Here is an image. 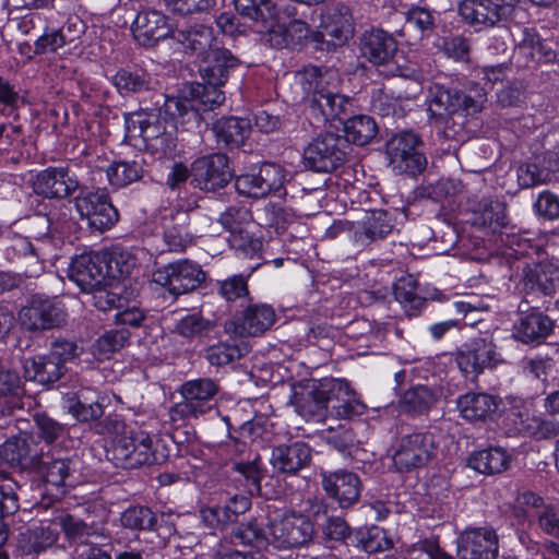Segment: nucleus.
<instances>
[{"mask_svg": "<svg viewBox=\"0 0 559 559\" xmlns=\"http://www.w3.org/2000/svg\"><path fill=\"white\" fill-rule=\"evenodd\" d=\"M487 102L484 87L473 84L468 93L432 83L428 91V112L431 122L442 129L443 136L453 139L462 129L465 116L479 112Z\"/></svg>", "mask_w": 559, "mask_h": 559, "instance_id": "obj_1", "label": "nucleus"}, {"mask_svg": "<svg viewBox=\"0 0 559 559\" xmlns=\"http://www.w3.org/2000/svg\"><path fill=\"white\" fill-rule=\"evenodd\" d=\"M221 85L195 83L190 86L188 96L167 97L164 103L165 114L177 124H199L202 112L213 110L225 100Z\"/></svg>", "mask_w": 559, "mask_h": 559, "instance_id": "obj_2", "label": "nucleus"}, {"mask_svg": "<svg viewBox=\"0 0 559 559\" xmlns=\"http://www.w3.org/2000/svg\"><path fill=\"white\" fill-rule=\"evenodd\" d=\"M107 456L116 466L130 469L159 464L166 457L158 451L157 439L144 430H130L117 436L107 450Z\"/></svg>", "mask_w": 559, "mask_h": 559, "instance_id": "obj_3", "label": "nucleus"}, {"mask_svg": "<svg viewBox=\"0 0 559 559\" xmlns=\"http://www.w3.org/2000/svg\"><path fill=\"white\" fill-rule=\"evenodd\" d=\"M129 273V266H119L116 258L107 261L97 253L78 255L69 267V277L85 293L103 286L107 278L121 277Z\"/></svg>", "mask_w": 559, "mask_h": 559, "instance_id": "obj_4", "label": "nucleus"}, {"mask_svg": "<svg viewBox=\"0 0 559 559\" xmlns=\"http://www.w3.org/2000/svg\"><path fill=\"white\" fill-rule=\"evenodd\" d=\"M349 150L343 136L332 132L320 134L304 151L305 167L317 173H332L346 162Z\"/></svg>", "mask_w": 559, "mask_h": 559, "instance_id": "obj_5", "label": "nucleus"}, {"mask_svg": "<svg viewBox=\"0 0 559 559\" xmlns=\"http://www.w3.org/2000/svg\"><path fill=\"white\" fill-rule=\"evenodd\" d=\"M438 452V441L429 431H416L402 436L393 453L397 471L409 472L426 466Z\"/></svg>", "mask_w": 559, "mask_h": 559, "instance_id": "obj_6", "label": "nucleus"}, {"mask_svg": "<svg viewBox=\"0 0 559 559\" xmlns=\"http://www.w3.org/2000/svg\"><path fill=\"white\" fill-rule=\"evenodd\" d=\"M205 278L206 274L201 265L188 259L168 263L156 269L152 274V281L164 287L175 298L195 290Z\"/></svg>", "mask_w": 559, "mask_h": 559, "instance_id": "obj_7", "label": "nucleus"}, {"mask_svg": "<svg viewBox=\"0 0 559 559\" xmlns=\"http://www.w3.org/2000/svg\"><path fill=\"white\" fill-rule=\"evenodd\" d=\"M420 138L412 131L394 134L386 143L390 165L400 174L416 175L427 165L425 155L419 151Z\"/></svg>", "mask_w": 559, "mask_h": 559, "instance_id": "obj_8", "label": "nucleus"}, {"mask_svg": "<svg viewBox=\"0 0 559 559\" xmlns=\"http://www.w3.org/2000/svg\"><path fill=\"white\" fill-rule=\"evenodd\" d=\"M74 205L93 230L104 233L118 222V212L105 190H82L75 197Z\"/></svg>", "mask_w": 559, "mask_h": 559, "instance_id": "obj_9", "label": "nucleus"}, {"mask_svg": "<svg viewBox=\"0 0 559 559\" xmlns=\"http://www.w3.org/2000/svg\"><path fill=\"white\" fill-rule=\"evenodd\" d=\"M270 545L278 549H289L308 544L313 536L311 521L299 513H285L269 524Z\"/></svg>", "mask_w": 559, "mask_h": 559, "instance_id": "obj_10", "label": "nucleus"}, {"mask_svg": "<svg viewBox=\"0 0 559 559\" xmlns=\"http://www.w3.org/2000/svg\"><path fill=\"white\" fill-rule=\"evenodd\" d=\"M285 169L274 163L262 164L258 171L248 173L236 177V190L250 198H264L276 193L284 188L286 182Z\"/></svg>", "mask_w": 559, "mask_h": 559, "instance_id": "obj_11", "label": "nucleus"}, {"mask_svg": "<svg viewBox=\"0 0 559 559\" xmlns=\"http://www.w3.org/2000/svg\"><path fill=\"white\" fill-rule=\"evenodd\" d=\"M23 328L28 331H45L66 322V312L57 298L35 295L19 312Z\"/></svg>", "mask_w": 559, "mask_h": 559, "instance_id": "obj_12", "label": "nucleus"}, {"mask_svg": "<svg viewBox=\"0 0 559 559\" xmlns=\"http://www.w3.org/2000/svg\"><path fill=\"white\" fill-rule=\"evenodd\" d=\"M518 0H462L461 17L469 25L495 26L514 11Z\"/></svg>", "mask_w": 559, "mask_h": 559, "instance_id": "obj_13", "label": "nucleus"}, {"mask_svg": "<svg viewBox=\"0 0 559 559\" xmlns=\"http://www.w3.org/2000/svg\"><path fill=\"white\" fill-rule=\"evenodd\" d=\"M299 82L306 92V103L310 114L318 121L325 122L334 119L335 107H330L329 102L333 92L324 86V78L317 67L306 68L299 73Z\"/></svg>", "mask_w": 559, "mask_h": 559, "instance_id": "obj_14", "label": "nucleus"}, {"mask_svg": "<svg viewBox=\"0 0 559 559\" xmlns=\"http://www.w3.org/2000/svg\"><path fill=\"white\" fill-rule=\"evenodd\" d=\"M191 175L194 186L205 191L224 188L233 178L228 157L221 153L198 158L192 164Z\"/></svg>", "mask_w": 559, "mask_h": 559, "instance_id": "obj_15", "label": "nucleus"}, {"mask_svg": "<svg viewBox=\"0 0 559 559\" xmlns=\"http://www.w3.org/2000/svg\"><path fill=\"white\" fill-rule=\"evenodd\" d=\"M329 379L311 381L295 390L292 403L306 420L323 421L329 412L330 393H322Z\"/></svg>", "mask_w": 559, "mask_h": 559, "instance_id": "obj_16", "label": "nucleus"}, {"mask_svg": "<svg viewBox=\"0 0 559 559\" xmlns=\"http://www.w3.org/2000/svg\"><path fill=\"white\" fill-rule=\"evenodd\" d=\"M501 362V354L497 352L490 336L473 338L466 350L457 356V365L466 376H477L486 368H493Z\"/></svg>", "mask_w": 559, "mask_h": 559, "instance_id": "obj_17", "label": "nucleus"}, {"mask_svg": "<svg viewBox=\"0 0 559 559\" xmlns=\"http://www.w3.org/2000/svg\"><path fill=\"white\" fill-rule=\"evenodd\" d=\"M79 189L78 178L67 167H48L33 180L36 194L49 199H63Z\"/></svg>", "mask_w": 559, "mask_h": 559, "instance_id": "obj_18", "label": "nucleus"}, {"mask_svg": "<svg viewBox=\"0 0 559 559\" xmlns=\"http://www.w3.org/2000/svg\"><path fill=\"white\" fill-rule=\"evenodd\" d=\"M321 477L324 491L341 508H349L358 502L361 481L357 474L346 469H338L335 472H323Z\"/></svg>", "mask_w": 559, "mask_h": 559, "instance_id": "obj_19", "label": "nucleus"}, {"mask_svg": "<svg viewBox=\"0 0 559 559\" xmlns=\"http://www.w3.org/2000/svg\"><path fill=\"white\" fill-rule=\"evenodd\" d=\"M131 32L134 39L145 47H152L174 33L167 16L153 9H145L136 14Z\"/></svg>", "mask_w": 559, "mask_h": 559, "instance_id": "obj_20", "label": "nucleus"}, {"mask_svg": "<svg viewBox=\"0 0 559 559\" xmlns=\"http://www.w3.org/2000/svg\"><path fill=\"white\" fill-rule=\"evenodd\" d=\"M323 389L322 393H330L329 411L336 418L350 419L365 413L366 405L357 397L346 380L331 378Z\"/></svg>", "mask_w": 559, "mask_h": 559, "instance_id": "obj_21", "label": "nucleus"}, {"mask_svg": "<svg viewBox=\"0 0 559 559\" xmlns=\"http://www.w3.org/2000/svg\"><path fill=\"white\" fill-rule=\"evenodd\" d=\"M312 449L304 441L278 444L273 448L271 464L282 474L296 475L299 471L310 466Z\"/></svg>", "mask_w": 559, "mask_h": 559, "instance_id": "obj_22", "label": "nucleus"}, {"mask_svg": "<svg viewBox=\"0 0 559 559\" xmlns=\"http://www.w3.org/2000/svg\"><path fill=\"white\" fill-rule=\"evenodd\" d=\"M457 555L461 559H496L498 538L489 528L471 530L459 539Z\"/></svg>", "mask_w": 559, "mask_h": 559, "instance_id": "obj_23", "label": "nucleus"}, {"mask_svg": "<svg viewBox=\"0 0 559 559\" xmlns=\"http://www.w3.org/2000/svg\"><path fill=\"white\" fill-rule=\"evenodd\" d=\"M134 116L136 119L131 120V123L134 127L138 124L140 135L147 147L163 154H167L175 148L173 131L167 130V127L156 114H135Z\"/></svg>", "mask_w": 559, "mask_h": 559, "instance_id": "obj_24", "label": "nucleus"}, {"mask_svg": "<svg viewBox=\"0 0 559 559\" xmlns=\"http://www.w3.org/2000/svg\"><path fill=\"white\" fill-rule=\"evenodd\" d=\"M58 536V525L52 521L34 523L19 534L17 549L23 555L35 556L52 547Z\"/></svg>", "mask_w": 559, "mask_h": 559, "instance_id": "obj_25", "label": "nucleus"}, {"mask_svg": "<svg viewBox=\"0 0 559 559\" xmlns=\"http://www.w3.org/2000/svg\"><path fill=\"white\" fill-rule=\"evenodd\" d=\"M237 12L249 19L258 33L269 36L278 20V11L273 0H234Z\"/></svg>", "mask_w": 559, "mask_h": 559, "instance_id": "obj_26", "label": "nucleus"}, {"mask_svg": "<svg viewBox=\"0 0 559 559\" xmlns=\"http://www.w3.org/2000/svg\"><path fill=\"white\" fill-rule=\"evenodd\" d=\"M360 49L364 57L371 63L385 66L393 60L397 51V43L392 34L374 28L362 35Z\"/></svg>", "mask_w": 559, "mask_h": 559, "instance_id": "obj_27", "label": "nucleus"}, {"mask_svg": "<svg viewBox=\"0 0 559 559\" xmlns=\"http://www.w3.org/2000/svg\"><path fill=\"white\" fill-rule=\"evenodd\" d=\"M200 71L207 83L224 85L229 76V70L238 64V59L228 49L216 47L201 59Z\"/></svg>", "mask_w": 559, "mask_h": 559, "instance_id": "obj_28", "label": "nucleus"}, {"mask_svg": "<svg viewBox=\"0 0 559 559\" xmlns=\"http://www.w3.org/2000/svg\"><path fill=\"white\" fill-rule=\"evenodd\" d=\"M173 38L182 46L186 53L195 56L200 60L216 48L214 47L213 29L202 24L174 32Z\"/></svg>", "mask_w": 559, "mask_h": 559, "instance_id": "obj_29", "label": "nucleus"}, {"mask_svg": "<svg viewBox=\"0 0 559 559\" xmlns=\"http://www.w3.org/2000/svg\"><path fill=\"white\" fill-rule=\"evenodd\" d=\"M189 215L186 212H177L169 217L163 218V238L166 249L159 252L173 251L182 252L191 243V236L188 231Z\"/></svg>", "mask_w": 559, "mask_h": 559, "instance_id": "obj_30", "label": "nucleus"}, {"mask_svg": "<svg viewBox=\"0 0 559 559\" xmlns=\"http://www.w3.org/2000/svg\"><path fill=\"white\" fill-rule=\"evenodd\" d=\"M554 329L552 320L540 311L522 316L514 324V335L523 343L539 342Z\"/></svg>", "mask_w": 559, "mask_h": 559, "instance_id": "obj_31", "label": "nucleus"}, {"mask_svg": "<svg viewBox=\"0 0 559 559\" xmlns=\"http://www.w3.org/2000/svg\"><path fill=\"white\" fill-rule=\"evenodd\" d=\"M23 368L26 380L40 384L53 383L66 372V367L52 359L49 354L26 359Z\"/></svg>", "mask_w": 559, "mask_h": 559, "instance_id": "obj_32", "label": "nucleus"}, {"mask_svg": "<svg viewBox=\"0 0 559 559\" xmlns=\"http://www.w3.org/2000/svg\"><path fill=\"white\" fill-rule=\"evenodd\" d=\"M510 463V454L500 447L476 451L468 457V466L485 475L501 474L508 469Z\"/></svg>", "mask_w": 559, "mask_h": 559, "instance_id": "obj_33", "label": "nucleus"}, {"mask_svg": "<svg viewBox=\"0 0 559 559\" xmlns=\"http://www.w3.org/2000/svg\"><path fill=\"white\" fill-rule=\"evenodd\" d=\"M213 132L218 144L238 147L250 135L251 123L245 118L223 117L214 123Z\"/></svg>", "mask_w": 559, "mask_h": 559, "instance_id": "obj_34", "label": "nucleus"}, {"mask_svg": "<svg viewBox=\"0 0 559 559\" xmlns=\"http://www.w3.org/2000/svg\"><path fill=\"white\" fill-rule=\"evenodd\" d=\"M515 49L527 61L550 62L556 57L552 48L542 40L534 28L521 31L518 39H515Z\"/></svg>", "mask_w": 559, "mask_h": 559, "instance_id": "obj_35", "label": "nucleus"}, {"mask_svg": "<svg viewBox=\"0 0 559 559\" xmlns=\"http://www.w3.org/2000/svg\"><path fill=\"white\" fill-rule=\"evenodd\" d=\"M499 405L496 396L486 393H466L457 400V408L467 420H485Z\"/></svg>", "mask_w": 559, "mask_h": 559, "instance_id": "obj_36", "label": "nucleus"}, {"mask_svg": "<svg viewBox=\"0 0 559 559\" xmlns=\"http://www.w3.org/2000/svg\"><path fill=\"white\" fill-rule=\"evenodd\" d=\"M275 319V311L270 305H249L243 310L240 329L246 335H261L274 324Z\"/></svg>", "mask_w": 559, "mask_h": 559, "instance_id": "obj_37", "label": "nucleus"}, {"mask_svg": "<svg viewBox=\"0 0 559 559\" xmlns=\"http://www.w3.org/2000/svg\"><path fill=\"white\" fill-rule=\"evenodd\" d=\"M309 33L308 24L301 20H294L287 26L277 21L264 43L276 49L287 48L301 44L308 38Z\"/></svg>", "mask_w": 559, "mask_h": 559, "instance_id": "obj_38", "label": "nucleus"}, {"mask_svg": "<svg viewBox=\"0 0 559 559\" xmlns=\"http://www.w3.org/2000/svg\"><path fill=\"white\" fill-rule=\"evenodd\" d=\"M112 84L121 95H129L151 91L154 79L142 68L120 69L112 76Z\"/></svg>", "mask_w": 559, "mask_h": 559, "instance_id": "obj_39", "label": "nucleus"}, {"mask_svg": "<svg viewBox=\"0 0 559 559\" xmlns=\"http://www.w3.org/2000/svg\"><path fill=\"white\" fill-rule=\"evenodd\" d=\"M558 270L552 265L537 264L524 270L523 285L526 292L551 295L557 286Z\"/></svg>", "mask_w": 559, "mask_h": 559, "instance_id": "obj_40", "label": "nucleus"}, {"mask_svg": "<svg viewBox=\"0 0 559 559\" xmlns=\"http://www.w3.org/2000/svg\"><path fill=\"white\" fill-rule=\"evenodd\" d=\"M70 460L56 459L49 455H40V463L35 465L34 469L43 477L46 485L56 488L63 493L62 488L66 486V479L70 475Z\"/></svg>", "mask_w": 559, "mask_h": 559, "instance_id": "obj_41", "label": "nucleus"}, {"mask_svg": "<svg viewBox=\"0 0 559 559\" xmlns=\"http://www.w3.org/2000/svg\"><path fill=\"white\" fill-rule=\"evenodd\" d=\"M0 455L12 466L34 468L40 463V455L32 454L26 439L14 438L4 442L0 448Z\"/></svg>", "mask_w": 559, "mask_h": 559, "instance_id": "obj_42", "label": "nucleus"}, {"mask_svg": "<svg viewBox=\"0 0 559 559\" xmlns=\"http://www.w3.org/2000/svg\"><path fill=\"white\" fill-rule=\"evenodd\" d=\"M437 400V393L431 388L418 384L404 392L400 408L412 415L424 414L435 405Z\"/></svg>", "mask_w": 559, "mask_h": 559, "instance_id": "obj_43", "label": "nucleus"}, {"mask_svg": "<svg viewBox=\"0 0 559 559\" xmlns=\"http://www.w3.org/2000/svg\"><path fill=\"white\" fill-rule=\"evenodd\" d=\"M393 225L384 210L366 212L362 218L357 222L356 235H362L366 239L373 241L382 239L392 231Z\"/></svg>", "mask_w": 559, "mask_h": 559, "instance_id": "obj_44", "label": "nucleus"}, {"mask_svg": "<svg viewBox=\"0 0 559 559\" xmlns=\"http://www.w3.org/2000/svg\"><path fill=\"white\" fill-rule=\"evenodd\" d=\"M472 224L480 229L496 230L507 225L506 204L497 200H484L474 212Z\"/></svg>", "mask_w": 559, "mask_h": 559, "instance_id": "obj_45", "label": "nucleus"}, {"mask_svg": "<svg viewBox=\"0 0 559 559\" xmlns=\"http://www.w3.org/2000/svg\"><path fill=\"white\" fill-rule=\"evenodd\" d=\"M159 519L163 515H157L145 506H131L120 514L121 525L133 532L157 531Z\"/></svg>", "mask_w": 559, "mask_h": 559, "instance_id": "obj_46", "label": "nucleus"}, {"mask_svg": "<svg viewBox=\"0 0 559 559\" xmlns=\"http://www.w3.org/2000/svg\"><path fill=\"white\" fill-rule=\"evenodd\" d=\"M377 131V123L371 117L358 115L344 122L345 136L343 138L348 144L353 142L357 145H365L376 136Z\"/></svg>", "mask_w": 559, "mask_h": 559, "instance_id": "obj_47", "label": "nucleus"}, {"mask_svg": "<svg viewBox=\"0 0 559 559\" xmlns=\"http://www.w3.org/2000/svg\"><path fill=\"white\" fill-rule=\"evenodd\" d=\"M218 391V385L210 378H199L186 381L181 384L179 393L182 399L201 404L204 413L207 412V402L215 396Z\"/></svg>", "mask_w": 559, "mask_h": 559, "instance_id": "obj_48", "label": "nucleus"}, {"mask_svg": "<svg viewBox=\"0 0 559 559\" xmlns=\"http://www.w3.org/2000/svg\"><path fill=\"white\" fill-rule=\"evenodd\" d=\"M215 326V323L203 317L200 311L182 316L177 320L174 332L183 338L194 340L207 335Z\"/></svg>", "mask_w": 559, "mask_h": 559, "instance_id": "obj_49", "label": "nucleus"}, {"mask_svg": "<svg viewBox=\"0 0 559 559\" xmlns=\"http://www.w3.org/2000/svg\"><path fill=\"white\" fill-rule=\"evenodd\" d=\"M229 543L262 549L270 545L269 532L265 533L264 530L253 522L240 524L231 531Z\"/></svg>", "mask_w": 559, "mask_h": 559, "instance_id": "obj_50", "label": "nucleus"}, {"mask_svg": "<svg viewBox=\"0 0 559 559\" xmlns=\"http://www.w3.org/2000/svg\"><path fill=\"white\" fill-rule=\"evenodd\" d=\"M107 178L112 187H126L142 177V167L135 160L133 162H115L108 166Z\"/></svg>", "mask_w": 559, "mask_h": 559, "instance_id": "obj_51", "label": "nucleus"}, {"mask_svg": "<svg viewBox=\"0 0 559 559\" xmlns=\"http://www.w3.org/2000/svg\"><path fill=\"white\" fill-rule=\"evenodd\" d=\"M228 242L231 249L250 258L257 255L262 249L261 239L255 237L248 227L233 231Z\"/></svg>", "mask_w": 559, "mask_h": 559, "instance_id": "obj_52", "label": "nucleus"}, {"mask_svg": "<svg viewBox=\"0 0 559 559\" xmlns=\"http://www.w3.org/2000/svg\"><path fill=\"white\" fill-rule=\"evenodd\" d=\"M17 487L12 478L0 476V521L19 511Z\"/></svg>", "mask_w": 559, "mask_h": 559, "instance_id": "obj_53", "label": "nucleus"}, {"mask_svg": "<svg viewBox=\"0 0 559 559\" xmlns=\"http://www.w3.org/2000/svg\"><path fill=\"white\" fill-rule=\"evenodd\" d=\"M71 43H73V37L66 33V28H46L45 33L35 41V52H55Z\"/></svg>", "mask_w": 559, "mask_h": 559, "instance_id": "obj_54", "label": "nucleus"}, {"mask_svg": "<svg viewBox=\"0 0 559 559\" xmlns=\"http://www.w3.org/2000/svg\"><path fill=\"white\" fill-rule=\"evenodd\" d=\"M234 469L238 472L246 480V486L250 495H259L261 491V479L263 468L261 461L254 459L250 462H238L234 464Z\"/></svg>", "mask_w": 559, "mask_h": 559, "instance_id": "obj_55", "label": "nucleus"}, {"mask_svg": "<svg viewBox=\"0 0 559 559\" xmlns=\"http://www.w3.org/2000/svg\"><path fill=\"white\" fill-rule=\"evenodd\" d=\"M251 219L252 214L247 207L229 206L221 214L218 222L231 234L233 231L248 227Z\"/></svg>", "mask_w": 559, "mask_h": 559, "instance_id": "obj_56", "label": "nucleus"}, {"mask_svg": "<svg viewBox=\"0 0 559 559\" xmlns=\"http://www.w3.org/2000/svg\"><path fill=\"white\" fill-rule=\"evenodd\" d=\"M204 357L210 365L221 367L239 358L240 350L237 346L227 343H218L206 347Z\"/></svg>", "mask_w": 559, "mask_h": 559, "instance_id": "obj_57", "label": "nucleus"}, {"mask_svg": "<svg viewBox=\"0 0 559 559\" xmlns=\"http://www.w3.org/2000/svg\"><path fill=\"white\" fill-rule=\"evenodd\" d=\"M21 393L19 374L10 370L0 369V400L3 402L15 400L16 408H21Z\"/></svg>", "mask_w": 559, "mask_h": 559, "instance_id": "obj_58", "label": "nucleus"}, {"mask_svg": "<svg viewBox=\"0 0 559 559\" xmlns=\"http://www.w3.org/2000/svg\"><path fill=\"white\" fill-rule=\"evenodd\" d=\"M219 295L227 301H235L249 295L247 278L242 275H233L219 282Z\"/></svg>", "mask_w": 559, "mask_h": 559, "instance_id": "obj_59", "label": "nucleus"}, {"mask_svg": "<svg viewBox=\"0 0 559 559\" xmlns=\"http://www.w3.org/2000/svg\"><path fill=\"white\" fill-rule=\"evenodd\" d=\"M68 408L80 421L96 420L104 414L103 405L99 402L86 403L80 399L70 400Z\"/></svg>", "mask_w": 559, "mask_h": 559, "instance_id": "obj_60", "label": "nucleus"}, {"mask_svg": "<svg viewBox=\"0 0 559 559\" xmlns=\"http://www.w3.org/2000/svg\"><path fill=\"white\" fill-rule=\"evenodd\" d=\"M533 518L543 533L559 539V510L554 504L534 513Z\"/></svg>", "mask_w": 559, "mask_h": 559, "instance_id": "obj_61", "label": "nucleus"}, {"mask_svg": "<svg viewBox=\"0 0 559 559\" xmlns=\"http://www.w3.org/2000/svg\"><path fill=\"white\" fill-rule=\"evenodd\" d=\"M34 420L38 437L47 443H51L64 435V427L45 414H36Z\"/></svg>", "mask_w": 559, "mask_h": 559, "instance_id": "obj_62", "label": "nucleus"}, {"mask_svg": "<svg viewBox=\"0 0 559 559\" xmlns=\"http://www.w3.org/2000/svg\"><path fill=\"white\" fill-rule=\"evenodd\" d=\"M406 24L425 34L433 29L435 17L429 10L421 7H413L406 13Z\"/></svg>", "mask_w": 559, "mask_h": 559, "instance_id": "obj_63", "label": "nucleus"}, {"mask_svg": "<svg viewBox=\"0 0 559 559\" xmlns=\"http://www.w3.org/2000/svg\"><path fill=\"white\" fill-rule=\"evenodd\" d=\"M80 349L75 342L57 338L50 345L49 355L56 361L64 366L66 362L79 356Z\"/></svg>", "mask_w": 559, "mask_h": 559, "instance_id": "obj_64", "label": "nucleus"}]
</instances>
